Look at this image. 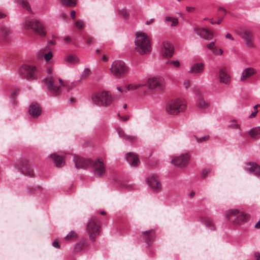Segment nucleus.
I'll return each mask as SVG.
<instances>
[{
    "label": "nucleus",
    "instance_id": "60",
    "mask_svg": "<svg viewBox=\"0 0 260 260\" xmlns=\"http://www.w3.org/2000/svg\"><path fill=\"white\" fill-rule=\"evenodd\" d=\"M117 89L121 93H122L124 91L120 87H117Z\"/></svg>",
    "mask_w": 260,
    "mask_h": 260
},
{
    "label": "nucleus",
    "instance_id": "9",
    "mask_svg": "<svg viewBox=\"0 0 260 260\" xmlns=\"http://www.w3.org/2000/svg\"><path fill=\"white\" fill-rule=\"evenodd\" d=\"M46 85L47 89L51 91L52 94L57 95L59 93L61 90V88L63 86L62 80L58 79L56 81L55 79L51 78L46 81Z\"/></svg>",
    "mask_w": 260,
    "mask_h": 260
},
{
    "label": "nucleus",
    "instance_id": "54",
    "mask_svg": "<svg viewBox=\"0 0 260 260\" xmlns=\"http://www.w3.org/2000/svg\"><path fill=\"white\" fill-rule=\"evenodd\" d=\"M66 43H70L71 42V38L70 37H66L64 38Z\"/></svg>",
    "mask_w": 260,
    "mask_h": 260
},
{
    "label": "nucleus",
    "instance_id": "8",
    "mask_svg": "<svg viewBox=\"0 0 260 260\" xmlns=\"http://www.w3.org/2000/svg\"><path fill=\"white\" fill-rule=\"evenodd\" d=\"M20 74L28 80H35L37 79V68L35 66L23 64L19 69Z\"/></svg>",
    "mask_w": 260,
    "mask_h": 260
},
{
    "label": "nucleus",
    "instance_id": "39",
    "mask_svg": "<svg viewBox=\"0 0 260 260\" xmlns=\"http://www.w3.org/2000/svg\"><path fill=\"white\" fill-rule=\"evenodd\" d=\"M90 70L88 68H85L81 74V79H85L90 75Z\"/></svg>",
    "mask_w": 260,
    "mask_h": 260
},
{
    "label": "nucleus",
    "instance_id": "53",
    "mask_svg": "<svg viewBox=\"0 0 260 260\" xmlns=\"http://www.w3.org/2000/svg\"><path fill=\"white\" fill-rule=\"evenodd\" d=\"M86 42L88 44H90L92 41V38L90 37H87L85 39Z\"/></svg>",
    "mask_w": 260,
    "mask_h": 260
},
{
    "label": "nucleus",
    "instance_id": "17",
    "mask_svg": "<svg viewBox=\"0 0 260 260\" xmlns=\"http://www.w3.org/2000/svg\"><path fill=\"white\" fill-rule=\"evenodd\" d=\"M174 46L170 43L165 41L162 43L161 48V52L163 56L166 57H171L174 53Z\"/></svg>",
    "mask_w": 260,
    "mask_h": 260
},
{
    "label": "nucleus",
    "instance_id": "46",
    "mask_svg": "<svg viewBox=\"0 0 260 260\" xmlns=\"http://www.w3.org/2000/svg\"><path fill=\"white\" fill-rule=\"evenodd\" d=\"M210 172V170L208 169H205L202 171V175L203 177H205Z\"/></svg>",
    "mask_w": 260,
    "mask_h": 260
},
{
    "label": "nucleus",
    "instance_id": "45",
    "mask_svg": "<svg viewBox=\"0 0 260 260\" xmlns=\"http://www.w3.org/2000/svg\"><path fill=\"white\" fill-rule=\"evenodd\" d=\"M209 139V136H205L204 137H202L200 138H197V141L198 142H203L204 141H206Z\"/></svg>",
    "mask_w": 260,
    "mask_h": 260
},
{
    "label": "nucleus",
    "instance_id": "61",
    "mask_svg": "<svg viewBox=\"0 0 260 260\" xmlns=\"http://www.w3.org/2000/svg\"><path fill=\"white\" fill-rule=\"evenodd\" d=\"M154 20V19H151L149 21H147L146 22L147 24H150L151 22H152Z\"/></svg>",
    "mask_w": 260,
    "mask_h": 260
},
{
    "label": "nucleus",
    "instance_id": "64",
    "mask_svg": "<svg viewBox=\"0 0 260 260\" xmlns=\"http://www.w3.org/2000/svg\"><path fill=\"white\" fill-rule=\"evenodd\" d=\"M210 22L212 24H216V21H213L212 19L210 20Z\"/></svg>",
    "mask_w": 260,
    "mask_h": 260
},
{
    "label": "nucleus",
    "instance_id": "41",
    "mask_svg": "<svg viewBox=\"0 0 260 260\" xmlns=\"http://www.w3.org/2000/svg\"><path fill=\"white\" fill-rule=\"evenodd\" d=\"M228 126L234 129H240V125L236 120H233L230 122Z\"/></svg>",
    "mask_w": 260,
    "mask_h": 260
},
{
    "label": "nucleus",
    "instance_id": "44",
    "mask_svg": "<svg viewBox=\"0 0 260 260\" xmlns=\"http://www.w3.org/2000/svg\"><path fill=\"white\" fill-rule=\"evenodd\" d=\"M191 85V81L189 80H185L183 82V86L185 89L188 88Z\"/></svg>",
    "mask_w": 260,
    "mask_h": 260
},
{
    "label": "nucleus",
    "instance_id": "1",
    "mask_svg": "<svg viewBox=\"0 0 260 260\" xmlns=\"http://www.w3.org/2000/svg\"><path fill=\"white\" fill-rule=\"evenodd\" d=\"M186 108V103L185 100L182 98H175L169 101L165 107L167 114L174 116L184 112Z\"/></svg>",
    "mask_w": 260,
    "mask_h": 260
},
{
    "label": "nucleus",
    "instance_id": "34",
    "mask_svg": "<svg viewBox=\"0 0 260 260\" xmlns=\"http://www.w3.org/2000/svg\"><path fill=\"white\" fill-rule=\"evenodd\" d=\"M74 26L75 28L79 30H82L84 27L85 23L83 20L77 19L74 21Z\"/></svg>",
    "mask_w": 260,
    "mask_h": 260
},
{
    "label": "nucleus",
    "instance_id": "50",
    "mask_svg": "<svg viewBox=\"0 0 260 260\" xmlns=\"http://www.w3.org/2000/svg\"><path fill=\"white\" fill-rule=\"evenodd\" d=\"M195 10V8L193 7H186V10L188 12H193Z\"/></svg>",
    "mask_w": 260,
    "mask_h": 260
},
{
    "label": "nucleus",
    "instance_id": "40",
    "mask_svg": "<svg viewBox=\"0 0 260 260\" xmlns=\"http://www.w3.org/2000/svg\"><path fill=\"white\" fill-rule=\"evenodd\" d=\"M21 2L22 7L28 11V12H31V7L29 4V3L24 0H20Z\"/></svg>",
    "mask_w": 260,
    "mask_h": 260
},
{
    "label": "nucleus",
    "instance_id": "35",
    "mask_svg": "<svg viewBox=\"0 0 260 260\" xmlns=\"http://www.w3.org/2000/svg\"><path fill=\"white\" fill-rule=\"evenodd\" d=\"M61 4L66 6L74 7L76 4V0H60Z\"/></svg>",
    "mask_w": 260,
    "mask_h": 260
},
{
    "label": "nucleus",
    "instance_id": "49",
    "mask_svg": "<svg viewBox=\"0 0 260 260\" xmlns=\"http://www.w3.org/2000/svg\"><path fill=\"white\" fill-rule=\"evenodd\" d=\"M118 116L120 117V119L123 121H125L129 119V116L127 115L120 116V114H119Z\"/></svg>",
    "mask_w": 260,
    "mask_h": 260
},
{
    "label": "nucleus",
    "instance_id": "13",
    "mask_svg": "<svg viewBox=\"0 0 260 260\" xmlns=\"http://www.w3.org/2000/svg\"><path fill=\"white\" fill-rule=\"evenodd\" d=\"M91 166H92L95 174L98 175H102L105 174L106 169L104 162L101 159H98L94 161L91 160Z\"/></svg>",
    "mask_w": 260,
    "mask_h": 260
},
{
    "label": "nucleus",
    "instance_id": "15",
    "mask_svg": "<svg viewBox=\"0 0 260 260\" xmlns=\"http://www.w3.org/2000/svg\"><path fill=\"white\" fill-rule=\"evenodd\" d=\"M148 186L155 191L159 190L161 188V184L157 176L152 175L148 177L146 180Z\"/></svg>",
    "mask_w": 260,
    "mask_h": 260
},
{
    "label": "nucleus",
    "instance_id": "38",
    "mask_svg": "<svg viewBox=\"0 0 260 260\" xmlns=\"http://www.w3.org/2000/svg\"><path fill=\"white\" fill-rule=\"evenodd\" d=\"M260 107V105L256 104L253 107V109L251 113V114L248 116V118L250 119H252L256 116L258 113L257 108Z\"/></svg>",
    "mask_w": 260,
    "mask_h": 260
},
{
    "label": "nucleus",
    "instance_id": "58",
    "mask_svg": "<svg viewBox=\"0 0 260 260\" xmlns=\"http://www.w3.org/2000/svg\"><path fill=\"white\" fill-rule=\"evenodd\" d=\"M6 15L4 12L0 11V19L6 17Z\"/></svg>",
    "mask_w": 260,
    "mask_h": 260
},
{
    "label": "nucleus",
    "instance_id": "2",
    "mask_svg": "<svg viewBox=\"0 0 260 260\" xmlns=\"http://www.w3.org/2000/svg\"><path fill=\"white\" fill-rule=\"evenodd\" d=\"M135 44L136 50L141 55L148 53L151 51L150 39L145 33H136Z\"/></svg>",
    "mask_w": 260,
    "mask_h": 260
},
{
    "label": "nucleus",
    "instance_id": "32",
    "mask_svg": "<svg viewBox=\"0 0 260 260\" xmlns=\"http://www.w3.org/2000/svg\"><path fill=\"white\" fill-rule=\"evenodd\" d=\"M143 86V85L141 84H136V83L129 84L126 86V87H125L126 90H125V92H127L129 90H136Z\"/></svg>",
    "mask_w": 260,
    "mask_h": 260
},
{
    "label": "nucleus",
    "instance_id": "48",
    "mask_svg": "<svg viewBox=\"0 0 260 260\" xmlns=\"http://www.w3.org/2000/svg\"><path fill=\"white\" fill-rule=\"evenodd\" d=\"M47 72L48 74L51 76L53 73V67L51 66H48L47 68Z\"/></svg>",
    "mask_w": 260,
    "mask_h": 260
},
{
    "label": "nucleus",
    "instance_id": "4",
    "mask_svg": "<svg viewBox=\"0 0 260 260\" xmlns=\"http://www.w3.org/2000/svg\"><path fill=\"white\" fill-rule=\"evenodd\" d=\"M92 102L96 105L103 107L110 106L113 101L111 93L102 90L95 93L91 98Z\"/></svg>",
    "mask_w": 260,
    "mask_h": 260
},
{
    "label": "nucleus",
    "instance_id": "26",
    "mask_svg": "<svg viewBox=\"0 0 260 260\" xmlns=\"http://www.w3.org/2000/svg\"><path fill=\"white\" fill-rule=\"evenodd\" d=\"M126 159L128 164L132 166H136L139 163L138 156L133 153H128L126 154Z\"/></svg>",
    "mask_w": 260,
    "mask_h": 260
},
{
    "label": "nucleus",
    "instance_id": "23",
    "mask_svg": "<svg viewBox=\"0 0 260 260\" xmlns=\"http://www.w3.org/2000/svg\"><path fill=\"white\" fill-rule=\"evenodd\" d=\"M29 113L31 117L35 118L40 115L41 110L36 103H31L29 106Z\"/></svg>",
    "mask_w": 260,
    "mask_h": 260
},
{
    "label": "nucleus",
    "instance_id": "56",
    "mask_svg": "<svg viewBox=\"0 0 260 260\" xmlns=\"http://www.w3.org/2000/svg\"><path fill=\"white\" fill-rule=\"evenodd\" d=\"M225 37L226 39H230L231 40H234L233 37L232 36V35L230 34H227L225 36Z\"/></svg>",
    "mask_w": 260,
    "mask_h": 260
},
{
    "label": "nucleus",
    "instance_id": "30",
    "mask_svg": "<svg viewBox=\"0 0 260 260\" xmlns=\"http://www.w3.org/2000/svg\"><path fill=\"white\" fill-rule=\"evenodd\" d=\"M248 134L253 139H260V126H255L249 130Z\"/></svg>",
    "mask_w": 260,
    "mask_h": 260
},
{
    "label": "nucleus",
    "instance_id": "63",
    "mask_svg": "<svg viewBox=\"0 0 260 260\" xmlns=\"http://www.w3.org/2000/svg\"><path fill=\"white\" fill-rule=\"evenodd\" d=\"M222 18H220L217 21H216V24H220L221 23V22L222 21Z\"/></svg>",
    "mask_w": 260,
    "mask_h": 260
},
{
    "label": "nucleus",
    "instance_id": "43",
    "mask_svg": "<svg viewBox=\"0 0 260 260\" xmlns=\"http://www.w3.org/2000/svg\"><path fill=\"white\" fill-rule=\"evenodd\" d=\"M168 63L173 65L176 68L179 67L180 65L179 61L178 60H170L168 62Z\"/></svg>",
    "mask_w": 260,
    "mask_h": 260
},
{
    "label": "nucleus",
    "instance_id": "59",
    "mask_svg": "<svg viewBox=\"0 0 260 260\" xmlns=\"http://www.w3.org/2000/svg\"><path fill=\"white\" fill-rule=\"evenodd\" d=\"M255 226L256 228H260V221H258L256 224L255 225Z\"/></svg>",
    "mask_w": 260,
    "mask_h": 260
},
{
    "label": "nucleus",
    "instance_id": "31",
    "mask_svg": "<svg viewBox=\"0 0 260 260\" xmlns=\"http://www.w3.org/2000/svg\"><path fill=\"white\" fill-rule=\"evenodd\" d=\"M165 21L167 25L170 26L171 27L176 26L179 22L178 18L170 16H166Z\"/></svg>",
    "mask_w": 260,
    "mask_h": 260
},
{
    "label": "nucleus",
    "instance_id": "28",
    "mask_svg": "<svg viewBox=\"0 0 260 260\" xmlns=\"http://www.w3.org/2000/svg\"><path fill=\"white\" fill-rule=\"evenodd\" d=\"M63 60L66 64L78 63L79 58L75 54H69L64 57Z\"/></svg>",
    "mask_w": 260,
    "mask_h": 260
},
{
    "label": "nucleus",
    "instance_id": "27",
    "mask_svg": "<svg viewBox=\"0 0 260 260\" xmlns=\"http://www.w3.org/2000/svg\"><path fill=\"white\" fill-rule=\"evenodd\" d=\"M116 131L119 137L124 139L128 142H135L137 138L135 136L126 135L124 134V132L120 128H117Z\"/></svg>",
    "mask_w": 260,
    "mask_h": 260
},
{
    "label": "nucleus",
    "instance_id": "14",
    "mask_svg": "<svg viewBox=\"0 0 260 260\" xmlns=\"http://www.w3.org/2000/svg\"><path fill=\"white\" fill-rule=\"evenodd\" d=\"M74 161L75 166L77 169H86L91 165V160L90 159H84L79 156H74Z\"/></svg>",
    "mask_w": 260,
    "mask_h": 260
},
{
    "label": "nucleus",
    "instance_id": "52",
    "mask_svg": "<svg viewBox=\"0 0 260 260\" xmlns=\"http://www.w3.org/2000/svg\"><path fill=\"white\" fill-rule=\"evenodd\" d=\"M52 245L55 248H59V245L57 241H54L52 243Z\"/></svg>",
    "mask_w": 260,
    "mask_h": 260
},
{
    "label": "nucleus",
    "instance_id": "10",
    "mask_svg": "<svg viewBox=\"0 0 260 260\" xmlns=\"http://www.w3.org/2000/svg\"><path fill=\"white\" fill-rule=\"evenodd\" d=\"M240 38L245 41L246 47L248 49H254L255 44L252 32L248 29H244L239 34Z\"/></svg>",
    "mask_w": 260,
    "mask_h": 260
},
{
    "label": "nucleus",
    "instance_id": "22",
    "mask_svg": "<svg viewBox=\"0 0 260 260\" xmlns=\"http://www.w3.org/2000/svg\"><path fill=\"white\" fill-rule=\"evenodd\" d=\"M204 70V64L202 62L196 63L192 64L188 73L191 74H200Z\"/></svg>",
    "mask_w": 260,
    "mask_h": 260
},
{
    "label": "nucleus",
    "instance_id": "36",
    "mask_svg": "<svg viewBox=\"0 0 260 260\" xmlns=\"http://www.w3.org/2000/svg\"><path fill=\"white\" fill-rule=\"evenodd\" d=\"M197 106L200 109H205L208 107L209 104L203 99H200L197 103Z\"/></svg>",
    "mask_w": 260,
    "mask_h": 260
},
{
    "label": "nucleus",
    "instance_id": "47",
    "mask_svg": "<svg viewBox=\"0 0 260 260\" xmlns=\"http://www.w3.org/2000/svg\"><path fill=\"white\" fill-rule=\"evenodd\" d=\"M119 13V15H120L123 17H126L127 15L126 10L124 9H121V10H120Z\"/></svg>",
    "mask_w": 260,
    "mask_h": 260
},
{
    "label": "nucleus",
    "instance_id": "21",
    "mask_svg": "<svg viewBox=\"0 0 260 260\" xmlns=\"http://www.w3.org/2000/svg\"><path fill=\"white\" fill-rule=\"evenodd\" d=\"M21 167H18V170L24 175H26L28 176H32L34 174V171L28 165L26 162H20Z\"/></svg>",
    "mask_w": 260,
    "mask_h": 260
},
{
    "label": "nucleus",
    "instance_id": "18",
    "mask_svg": "<svg viewBox=\"0 0 260 260\" xmlns=\"http://www.w3.org/2000/svg\"><path fill=\"white\" fill-rule=\"evenodd\" d=\"M216 40L207 45V48L215 56H221L223 54L222 49L215 44Z\"/></svg>",
    "mask_w": 260,
    "mask_h": 260
},
{
    "label": "nucleus",
    "instance_id": "62",
    "mask_svg": "<svg viewBox=\"0 0 260 260\" xmlns=\"http://www.w3.org/2000/svg\"><path fill=\"white\" fill-rule=\"evenodd\" d=\"M102 59H103V60H104L105 61H106L107 60V58L106 56H103L102 57Z\"/></svg>",
    "mask_w": 260,
    "mask_h": 260
},
{
    "label": "nucleus",
    "instance_id": "5",
    "mask_svg": "<svg viewBox=\"0 0 260 260\" xmlns=\"http://www.w3.org/2000/svg\"><path fill=\"white\" fill-rule=\"evenodd\" d=\"M225 217L227 220L234 224H239L247 221L249 215L243 212H240L237 209H231L225 213Z\"/></svg>",
    "mask_w": 260,
    "mask_h": 260
},
{
    "label": "nucleus",
    "instance_id": "42",
    "mask_svg": "<svg viewBox=\"0 0 260 260\" xmlns=\"http://www.w3.org/2000/svg\"><path fill=\"white\" fill-rule=\"evenodd\" d=\"M41 52L40 53V55H41ZM42 55L44 56L45 60L47 62L49 61L53 57V54L51 51H49L46 54L42 53Z\"/></svg>",
    "mask_w": 260,
    "mask_h": 260
},
{
    "label": "nucleus",
    "instance_id": "51",
    "mask_svg": "<svg viewBox=\"0 0 260 260\" xmlns=\"http://www.w3.org/2000/svg\"><path fill=\"white\" fill-rule=\"evenodd\" d=\"M219 12H220L221 15H225L226 13L225 10L223 8H219Z\"/></svg>",
    "mask_w": 260,
    "mask_h": 260
},
{
    "label": "nucleus",
    "instance_id": "16",
    "mask_svg": "<svg viewBox=\"0 0 260 260\" xmlns=\"http://www.w3.org/2000/svg\"><path fill=\"white\" fill-rule=\"evenodd\" d=\"M194 31L197 35L206 40H210L214 36L213 30L207 28H197L194 29Z\"/></svg>",
    "mask_w": 260,
    "mask_h": 260
},
{
    "label": "nucleus",
    "instance_id": "24",
    "mask_svg": "<svg viewBox=\"0 0 260 260\" xmlns=\"http://www.w3.org/2000/svg\"><path fill=\"white\" fill-rule=\"evenodd\" d=\"M257 73L256 70L253 68H248L244 69L241 76V80L245 81L246 79Z\"/></svg>",
    "mask_w": 260,
    "mask_h": 260
},
{
    "label": "nucleus",
    "instance_id": "19",
    "mask_svg": "<svg viewBox=\"0 0 260 260\" xmlns=\"http://www.w3.org/2000/svg\"><path fill=\"white\" fill-rule=\"evenodd\" d=\"M245 169L260 177V167L256 163L251 162L246 163Z\"/></svg>",
    "mask_w": 260,
    "mask_h": 260
},
{
    "label": "nucleus",
    "instance_id": "29",
    "mask_svg": "<svg viewBox=\"0 0 260 260\" xmlns=\"http://www.w3.org/2000/svg\"><path fill=\"white\" fill-rule=\"evenodd\" d=\"M50 156L53 158L57 167H61L64 165V160L62 157L55 153L51 154Z\"/></svg>",
    "mask_w": 260,
    "mask_h": 260
},
{
    "label": "nucleus",
    "instance_id": "12",
    "mask_svg": "<svg viewBox=\"0 0 260 260\" xmlns=\"http://www.w3.org/2000/svg\"><path fill=\"white\" fill-rule=\"evenodd\" d=\"M164 79L161 77H151L148 79L147 84L150 89L161 88Z\"/></svg>",
    "mask_w": 260,
    "mask_h": 260
},
{
    "label": "nucleus",
    "instance_id": "25",
    "mask_svg": "<svg viewBox=\"0 0 260 260\" xmlns=\"http://www.w3.org/2000/svg\"><path fill=\"white\" fill-rule=\"evenodd\" d=\"M11 34V31L9 28L5 26L0 27V39L4 42H6L9 40Z\"/></svg>",
    "mask_w": 260,
    "mask_h": 260
},
{
    "label": "nucleus",
    "instance_id": "6",
    "mask_svg": "<svg viewBox=\"0 0 260 260\" xmlns=\"http://www.w3.org/2000/svg\"><path fill=\"white\" fill-rule=\"evenodd\" d=\"M110 71L113 76L119 78L128 73V68L122 60H116L112 62Z\"/></svg>",
    "mask_w": 260,
    "mask_h": 260
},
{
    "label": "nucleus",
    "instance_id": "57",
    "mask_svg": "<svg viewBox=\"0 0 260 260\" xmlns=\"http://www.w3.org/2000/svg\"><path fill=\"white\" fill-rule=\"evenodd\" d=\"M255 256L256 257V260H260V253L256 252L255 253Z\"/></svg>",
    "mask_w": 260,
    "mask_h": 260
},
{
    "label": "nucleus",
    "instance_id": "33",
    "mask_svg": "<svg viewBox=\"0 0 260 260\" xmlns=\"http://www.w3.org/2000/svg\"><path fill=\"white\" fill-rule=\"evenodd\" d=\"M143 234L146 236V242L148 243H149L151 240H153L154 239V232L153 230L144 232Z\"/></svg>",
    "mask_w": 260,
    "mask_h": 260
},
{
    "label": "nucleus",
    "instance_id": "3",
    "mask_svg": "<svg viewBox=\"0 0 260 260\" xmlns=\"http://www.w3.org/2000/svg\"><path fill=\"white\" fill-rule=\"evenodd\" d=\"M24 29H31L41 37H45L47 32L43 24L36 19L28 18L22 23Z\"/></svg>",
    "mask_w": 260,
    "mask_h": 260
},
{
    "label": "nucleus",
    "instance_id": "37",
    "mask_svg": "<svg viewBox=\"0 0 260 260\" xmlns=\"http://www.w3.org/2000/svg\"><path fill=\"white\" fill-rule=\"evenodd\" d=\"M77 237V234L74 232L71 231L66 236L65 239L69 241H73L75 240Z\"/></svg>",
    "mask_w": 260,
    "mask_h": 260
},
{
    "label": "nucleus",
    "instance_id": "11",
    "mask_svg": "<svg viewBox=\"0 0 260 260\" xmlns=\"http://www.w3.org/2000/svg\"><path fill=\"white\" fill-rule=\"evenodd\" d=\"M189 159V154L188 153H185L172 158L171 162L175 166L183 167L187 165Z\"/></svg>",
    "mask_w": 260,
    "mask_h": 260
},
{
    "label": "nucleus",
    "instance_id": "7",
    "mask_svg": "<svg viewBox=\"0 0 260 260\" xmlns=\"http://www.w3.org/2000/svg\"><path fill=\"white\" fill-rule=\"evenodd\" d=\"M100 225L99 221L96 218H92L87 225V232L89 238L94 241L96 237L100 234Z\"/></svg>",
    "mask_w": 260,
    "mask_h": 260
},
{
    "label": "nucleus",
    "instance_id": "20",
    "mask_svg": "<svg viewBox=\"0 0 260 260\" xmlns=\"http://www.w3.org/2000/svg\"><path fill=\"white\" fill-rule=\"evenodd\" d=\"M219 82L221 84L229 85L231 83V77L224 69H220L219 72Z\"/></svg>",
    "mask_w": 260,
    "mask_h": 260
},
{
    "label": "nucleus",
    "instance_id": "55",
    "mask_svg": "<svg viewBox=\"0 0 260 260\" xmlns=\"http://www.w3.org/2000/svg\"><path fill=\"white\" fill-rule=\"evenodd\" d=\"M76 12L72 10L71 12V16L73 19H75Z\"/></svg>",
    "mask_w": 260,
    "mask_h": 260
}]
</instances>
